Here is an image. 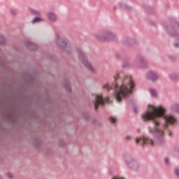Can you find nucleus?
<instances>
[{
	"label": "nucleus",
	"mask_w": 179,
	"mask_h": 179,
	"mask_svg": "<svg viewBox=\"0 0 179 179\" xmlns=\"http://www.w3.org/2000/svg\"><path fill=\"white\" fill-rule=\"evenodd\" d=\"M150 110L144 113L141 117L143 121H150L153 127H149L148 131L153 135L155 143L163 145L164 143V129H168L169 125H174L177 120L171 115H166V109L162 106L155 107L148 106Z\"/></svg>",
	"instance_id": "nucleus-1"
},
{
	"label": "nucleus",
	"mask_w": 179,
	"mask_h": 179,
	"mask_svg": "<svg viewBox=\"0 0 179 179\" xmlns=\"http://www.w3.org/2000/svg\"><path fill=\"white\" fill-rule=\"evenodd\" d=\"M113 82L110 85L109 83L102 86L103 89H107L109 90H114L113 96L115 97L117 103L122 101V98L129 99L134 87H135V83L131 76H126L124 72H117L113 75Z\"/></svg>",
	"instance_id": "nucleus-2"
},
{
	"label": "nucleus",
	"mask_w": 179,
	"mask_h": 179,
	"mask_svg": "<svg viewBox=\"0 0 179 179\" xmlns=\"http://www.w3.org/2000/svg\"><path fill=\"white\" fill-rule=\"evenodd\" d=\"M93 36L99 41H115L117 40V35L107 29H103L94 34Z\"/></svg>",
	"instance_id": "nucleus-3"
},
{
	"label": "nucleus",
	"mask_w": 179,
	"mask_h": 179,
	"mask_svg": "<svg viewBox=\"0 0 179 179\" xmlns=\"http://www.w3.org/2000/svg\"><path fill=\"white\" fill-rule=\"evenodd\" d=\"M123 159L124 160L125 164L127 166L128 169L133 170L134 171H138L141 168V164L134 156L129 153H125L123 155Z\"/></svg>",
	"instance_id": "nucleus-4"
},
{
	"label": "nucleus",
	"mask_w": 179,
	"mask_h": 179,
	"mask_svg": "<svg viewBox=\"0 0 179 179\" xmlns=\"http://www.w3.org/2000/svg\"><path fill=\"white\" fill-rule=\"evenodd\" d=\"M77 53L78 55V58L80 61L83 64L84 66L90 71V72H92V73H96V70L93 68V66L87 61V57H86V55H85V52L82 51V49L77 48Z\"/></svg>",
	"instance_id": "nucleus-5"
},
{
	"label": "nucleus",
	"mask_w": 179,
	"mask_h": 179,
	"mask_svg": "<svg viewBox=\"0 0 179 179\" xmlns=\"http://www.w3.org/2000/svg\"><path fill=\"white\" fill-rule=\"evenodd\" d=\"M56 43L62 50L64 52H67V54H71L72 51V48L69 46L68 38L59 37V35H57L56 39Z\"/></svg>",
	"instance_id": "nucleus-6"
},
{
	"label": "nucleus",
	"mask_w": 179,
	"mask_h": 179,
	"mask_svg": "<svg viewBox=\"0 0 179 179\" xmlns=\"http://www.w3.org/2000/svg\"><path fill=\"white\" fill-rule=\"evenodd\" d=\"M166 31L167 34L171 36V37H175L177 40H179V22H176L170 25L166 26Z\"/></svg>",
	"instance_id": "nucleus-7"
},
{
	"label": "nucleus",
	"mask_w": 179,
	"mask_h": 179,
	"mask_svg": "<svg viewBox=\"0 0 179 179\" xmlns=\"http://www.w3.org/2000/svg\"><path fill=\"white\" fill-rule=\"evenodd\" d=\"M110 103V98L107 97L105 99H103V96L96 95L94 99L92 101L95 111H97L99 106H104V103Z\"/></svg>",
	"instance_id": "nucleus-8"
},
{
	"label": "nucleus",
	"mask_w": 179,
	"mask_h": 179,
	"mask_svg": "<svg viewBox=\"0 0 179 179\" xmlns=\"http://www.w3.org/2000/svg\"><path fill=\"white\" fill-rule=\"evenodd\" d=\"M134 64L136 68H148V62L141 55H136L134 59Z\"/></svg>",
	"instance_id": "nucleus-9"
},
{
	"label": "nucleus",
	"mask_w": 179,
	"mask_h": 179,
	"mask_svg": "<svg viewBox=\"0 0 179 179\" xmlns=\"http://www.w3.org/2000/svg\"><path fill=\"white\" fill-rule=\"evenodd\" d=\"M136 143L138 145L139 143L141 146H145V145H148L150 146H153V140L149 138L147 136H141L136 138Z\"/></svg>",
	"instance_id": "nucleus-10"
},
{
	"label": "nucleus",
	"mask_w": 179,
	"mask_h": 179,
	"mask_svg": "<svg viewBox=\"0 0 179 179\" xmlns=\"http://www.w3.org/2000/svg\"><path fill=\"white\" fill-rule=\"evenodd\" d=\"M122 44L127 47H135V45H138V41L135 38L126 37L123 39Z\"/></svg>",
	"instance_id": "nucleus-11"
},
{
	"label": "nucleus",
	"mask_w": 179,
	"mask_h": 179,
	"mask_svg": "<svg viewBox=\"0 0 179 179\" xmlns=\"http://www.w3.org/2000/svg\"><path fill=\"white\" fill-rule=\"evenodd\" d=\"M147 79L148 80H151V82H156V80H157L159 79V76H157V74L152 71H150L147 73Z\"/></svg>",
	"instance_id": "nucleus-12"
},
{
	"label": "nucleus",
	"mask_w": 179,
	"mask_h": 179,
	"mask_svg": "<svg viewBox=\"0 0 179 179\" xmlns=\"http://www.w3.org/2000/svg\"><path fill=\"white\" fill-rule=\"evenodd\" d=\"M26 47L28 50H30V51H36L38 48V45L37 44L30 42V41H27L25 43Z\"/></svg>",
	"instance_id": "nucleus-13"
},
{
	"label": "nucleus",
	"mask_w": 179,
	"mask_h": 179,
	"mask_svg": "<svg viewBox=\"0 0 179 179\" xmlns=\"http://www.w3.org/2000/svg\"><path fill=\"white\" fill-rule=\"evenodd\" d=\"M34 145L36 149H40L41 146V141L38 136L33 137Z\"/></svg>",
	"instance_id": "nucleus-14"
},
{
	"label": "nucleus",
	"mask_w": 179,
	"mask_h": 179,
	"mask_svg": "<svg viewBox=\"0 0 179 179\" xmlns=\"http://www.w3.org/2000/svg\"><path fill=\"white\" fill-rule=\"evenodd\" d=\"M47 16L50 22H57V15L55 13L50 12L48 13Z\"/></svg>",
	"instance_id": "nucleus-15"
},
{
	"label": "nucleus",
	"mask_w": 179,
	"mask_h": 179,
	"mask_svg": "<svg viewBox=\"0 0 179 179\" xmlns=\"http://www.w3.org/2000/svg\"><path fill=\"white\" fill-rule=\"evenodd\" d=\"M63 86L64 87H65V89H66V90H68L69 93L72 92V89L71 88V83H69V81L68 80L63 83Z\"/></svg>",
	"instance_id": "nucleus-16"
},
{
	"label": "nucleus",
	"mask_w": 179,
	"mask_h": 179,
	"mask_svg": "<svg viewBox=\"0 0 179 179\" xmlns=\"http://www.w3.org/2000/svg\"><path fill=\"white\" fill-rule=\"evenodd\" d=\"M144 8L145 10L147 13H148L149 15H152L153 13H155V10H153V8L148 5H144Z\"/></svg>",
	"instance_id": "nucleus-17"
},
{
	"label": "nucleus",
	"mask_w": 179,
	"mask_h": 179,
	"mask_svg": "<svg viewBox=\"0 0 179 179\" xmlns=\"http://www.w3.org/2000/svg\"><path fill=\"white\" fill-rule=\"evenodd\" d=\"M171 109L172 111H175L176 113H178L179 114V104L178 103H174L171 106Z\"/></svg>",
	"instance_id": "nucleus-18"
},
{
	"label": "nucleus",
	"mask_w": 179,
	"mask_h": 179,
	"mask_svg": "<svg viewBox=\"0 0 179 179\" xmlns=\"http://www.w3.org/2000/svg\"><path fill=\"white\" fill-rule=\"evenodd\" d=\"M120 7L121 9H124L125 10H132V7H129L124 3H120Z\"/></svg>",
	"instance_id": "nucleus-19"
},
{
	"label": "nucleus",
	"mask_w": 179,
	"mask_h": 179,
	"mask_svg": "<svg viewBox=\"0 0 179 179\" xmlns=\"http://www.w3.org/2000/svg\"><path fill=\"white\" fill-rule=\"evenodd\" d=\"M171 80H178V74L172 73L169 75Z\"/></svg>",
	"instance_id": "nucleus-20"
},
{
	"label": "nucleus",
	"mask_w": 179,
	"mask_h": 179,
	"mask_svg": "<svg viewBox=\"0 0 179 179\" xmlns=\"http://www.w3.org/2000/svg\"><path fill=\"white\" fill-rule=\"evenodd\" d=\"M29 12L31 13V15H34L35 16H40L41 15L40 11L33 8H30Z\"/></svg>",
	"instance_id": "nucleus-21"
},
{
	"label": "nucleus",
	"mask_w": 179,
	"mask_h": 179,
	"mask_svg": "<svg viewBox=\"0 0 179 179\" xmlns=\"http://www.w3.org/2000/svg\"><path fill=\"white\" fill-rule=\"evenodd\" d=\"M40 22H43V20L41 19V17H34L31 23L34 24V23H38Z\"/></svg>",
	"instance_id": "nucleus-22"
},
{
	"label": "nucleus",
	"mask_w": 179,
	"mask_h": 179,
	"mask_svg": "<svg viewBox=\"0 0 179 179\" xmlns=\"http://www.w3.org/2000/svg\"><path fill=\"white\" fill-rule=\"evenodd\" d=\"M10 13L12 16H16V15H17V10L11 8L10 9Z\"/></svg>",
	"instance_id": "nucleus-23"
},
{
	"label": "nucleus",
	"mask_w": 179,
	"mask_h": 179,
	"mask_svg": "<svg viewBox=\"0 0 179 179\" xmlns=\"http://www.w3.org/2000/svg\"><path fill=\"white\" fill-rule=\"evenodd\" d=\"M128 61H129V58L126 57V60H124L123 62V64H122L123 68H127V66L129 65V64L128 63Z\"/></svg>",
	"instance_id": "nucleus-24"
},
{
	"label": "nucleus",
	"mask_w": 179,
	"mask_h": 179,
	"mask_svg": "<svg viewBox=\"0 0 179 179\" xmlns=\"http://www.w3.org/2000/svg\"><path fill=\"white\" fill-rule=\"evenodd\" d=\"M150 93L152 97H156L157 96V93L156 92V90L153 89H150Z\"/></svg>",
	"instance_id": "nucleus-25"
},
{
	"label": "nucleus",
	"mask_w": 179,
	"mask_h": 179,
	"mask_svg": "<svg viewBox=\"0 0 179 179\" xmlns=\"http://www.w3.org/2000/svg\"><path fill=\"white\" fill-rule=\"evenodd\" d=\"M108 120L110 121V122H111V124H115L117 122V118H115L113 116H110L108 118Z\"/></svg>",
	"instance_id": "nucleus-26"
},
{
	"label": "nucleus",
	"mask_w": 179,
	"mask_h": 179,
	"mask_svg": "<svg viewBox=\"0 0 179 179\" xmlns=\"http://www.w3.org/2000/svg\"><path fill=\"white\" fill-rule=\"evenodd\" d=\"M124 54L122 52H119L115 54L116 58H121V57H124Z\"/></svg>",
	"instance_id": "nucleus-27"
},
{
	"label": "nucleus",
	"mask_w": 179,
	"mask_h": 179,
	"mask_svg": "<svg viewBox=\"0 0 179 179\" xmlns=\"http://www.w3.org/2000/svg\"><path fill=\"white\" fill-rule=\"evenodd\" d=\"M5 41H6L5 36H3V35H0V44H3Z\"/></svg>",
	"instance_id": "nucleus-28"
},
{
	"label": "nucleus",
	"mask_w": 179,
	"mask_h": 179,
	"mask_svg": "<svg viewBox=\"0 0 179 179\" xmlns=\"http://www.w3.org/2000/svg\"><path fill=\"white\" fill-rule=\"evenodd\" d=\"M83 117L85 119L87 120V121H89V120H90V117L89 116V114H87V113H83Z\"/></svg>",
	"instance_id": "nucleus-29"
},
{
	"label": "nucleus",
	"mask_w": 179,
	"mask_h": 179,
	"mask_svg": "<svg viewBox=\"0 0 179 179\" xmlns=\"http://www.w3.org/2000/svg\"><path fill=\"white\" fill-rule=\"evenodd\" d=\"M174 173L177 177H179V169L178 168H175L174 169Z\"/></svg>",
	"instance_id": "nucleus-30"
},
{
	"label": "nucleus",
	"mask_w": 179,
	"mask_h": 179,
	"mask_svg": "<svg viewBox=\"0 0 179 179\" xmlns=\"http://www.w3.org/2000/svg\"><path fill=\"white\" fill-rule=\"evenodd\" d=\"M6 177L8 178L9 179L13 178V174L10 173V172H8L6 173Z\"/></svg>",
	"instance_id": "nucleus-31"
},
{
	"label": "nucleus",
	"mask_w": 179,
	"mask_h": 179,
	"mask_svg": "<svg viewBox=\"0 0 179 179\" xmlns=\"http://www.w3.org/2000/svg\"><path fill=\"white\" fill-rule=\"evenodd\" d=\"M59 145L60 146H62V147L65 146V141H64L63 140H60V141H59Z\"/></svg>",
	"instance_id": "nucleus-32"
},
{
	"label": "nucleus",
	"mask_w": 179,
	"mask_h": 179,
	"mask_svg": "<svg viewBox=\"0 0 179 179\" xmlns=\"http://www.w3.org/2000/svg\"><path fill=\"white\" fill-rule=\"evenodd\" d=\"M0 66H5V61L2 59V58L0 57Z\"/></svg>",
	"instance_id": "nucleus-33"
},
{
	"label": "nucleus",
	"mask_w": 179,
	"mask_h": 179,
	"mask_svg": "<svg viewBox=\"0 0 179 179\" xmlns=\"http://www.w3.org/2000/svg\"><path fill=\"white\" fill-rule=\"evenodd\" d=\"M169 58L170 60L172 61V62H176V57L170 55V56H169Z\"/></svg>",
	"instance_id": "nucleus-34"
},
{
	"label": "nucleus",
	"mask_w": 179,
	"mask_h": 179,
	"mask_svg": "<svg viewBox=\"0 0 179 179\" xmlns=\"http://www.w3.org/2000/svg\"><path fill=\"white\" fill-rule=\"evenodd\" d=\"M124 139H125L126 141H131V136H126L125 138H124Z\"/></svg>",
	"instance_id": "nucleus-35"
},
{
	"label": "nucleus",
	"mask_w": 179,
	"mask_h": 179,
	"mask_svg": "<svg viewBox=\"0 0 179 179\" xmlns=\"http://www.w3.org/2000/svg\"><path fill=\"white\" fill-rule=\"evenodd\" d=\"M111 179H125V178L120 176H113V178Z\"/></svg>",
	"instance_id": "nucleus-36"
},
{
	"label": "nucleus",
	"mask_w": 179,
	"mask_h": 179,
	"mask_svg": "<svg viewBox=\"0 0 179 179\" xmlns=\"http://www.w3.org/2000/svg\"><path fill=\"white\" fill-rule=\"evenodd\" d=\"M133 110L134 111V113H136V114L138 113V109L136 108V107L134 106Z\"/></svg>",
	"instance_id": "nucleus-37"
},
{
	"label": "nucleus",
	"mask_w": 179,
	"mask_h": 179,
	"mask_svg": "<svg viewBox=\"0 0 179 179\" xmlns=\"http://www.w3.org/2000/svg\"><path fill=\"white\" fill-rule=\"evenodd\" d=\"M164 162L165 164H169V158H165Z\"/></svg>",
	"instance_id": "nucleus-38"
},
{
	"label": "nucleus",
	"mask_w": 179,
	"mask_h": 179,
	"mask_svg": "<svg viewBox=\"0 0 179 179\" xmlns=\"http://www.w3.org/2000/svg\"><path fill=\"white\" fill-rule=\"evenodd\" d=\"M168 135H169V136H171V131H168Z\"/></svg>",
	"instance_id": "nucleus-39"
},
{
	"label": "nucleus",
	"mask_w": 179,
	"mask_h": 179,
	"mask_svg": "<svg viewBox=\"0 0 179 179\" xmlns=\"http://www.w3.org/2000/svg\"><path fill=\"white\" fill-rule=\"evenodd\" d=\"M93 124H94L96 125L97 124V121L96 120H94L93 121Z\"/></svg>",
	"instance_id": "nucleus-40"
},
{
	"label": "nucleus",
	"mask_w": 179,
	"mask_h": 179,
	"mask_svg": "<svg viewBox=\"0 0 179 179\" xmlns=\"http://www.w3.org/2000/svg\"><path fill=\"white\" fill-rule=\"evenodd\" d=\"M115 9H116V7L114 6V7H113V10H115Z\"/></svg>",
	"instance_id": "nucleus-41"
},
{
	"label": "nucleus",
	"mask_w": 179,
	"mask_h": 179,
	"mask_svg": "<svg viewBox=\"0 0 179 179\" xmlns=\"http://www.w3.org/2000/svg\"><path fill=\"white\" fill-rule=\"evenodd\" d=\"M1 49H0V52H1Z\"/></svg>",
	"instance_id": "nucleus-42"
}]
</instances>
